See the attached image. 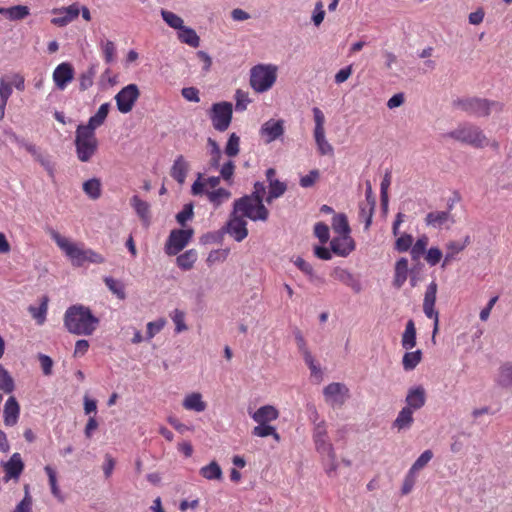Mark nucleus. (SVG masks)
Here are the masks:
<instances>
[{
	"mask_svg": "<svg viewBox=\"0 0 512 512\" xmlns=\"http://www.w3.org/2000/svg\"><path fill=\"white\" fill-rule=\"evenodd\" d=\"M212 206L217 209L231 198V192L225 188H217L204 193Z\"/></svg>",
	"mask_w": 512,
	"mask_h": 512,
	"instance_id": "nucleus-31",
	"label": "nucleus"
},
{
	"mask_svg": "<svg viewBox=\"0 0 512 512\" xmlns=\"http://www.w3.org/2000/svg\"><path fill=\"white\" fill-rule=\"evenodd\" d=\"M416 479H417V474L408 470V472L404 478L402 488H401V492L403 495H407L412 491V489L416 483Z\"/></svg>",
	"mask_w": 512,
	"mask_h": 512,
	"instance_id": "nucleus-62",
	"label": "nucleus"
},
{
	"mask_svg": "<svg viewBox=\"0 0 512 512\" xmlns=\"http://www.w3.org/2000/svg\"><path fill=\"white\" fill-rule=\"evenodd\" d=\"M496 381L501 387H512V361L505 362L500 366Z\"/></svg>",
	"mask_w": 512,
	"mask_h": 512,
	"instance_id": "nucleus-37",
	"label": "nucleus"
},
{
	"mask_svg": "<svg viewBox=\"0 0 512 512\" xmlns=\"http://www.w3.org/2000/svg\"><path fill=\"white\" fill-rule=\"evenodd\" d=\"M453 107L476 117H485L503 110L502 103L477 97L458 98L453 101Z\"/></svg>",
	"mask_w": 512,
	"mask_h": 512,
	"instance_id": "nucleus-3",
	"label": "nucleus"
},
{
	"mask_svg": "<svg viewBox=\"0 0 512 512\" xmlns=\"http://www.w3.org/2000/svg\"><path fill=\"white\" fill-rule=\"evenodd\" d=\"M315 450L321 458L323 468L328 476H333L338 470V461L334 445L330 439L314 443Z\"/></svg>",
	"mask_w": 512,
	"mask_h": 512,
	"instance_id": "nucleus-9",
	"label": "nucleus"
},
{
	"mask_svg": "<svg viewBox=\"0 0 512 512\" xmlns=\"http://www.w3.org/2000/svg\"><path fill=\"white\" fill-rule=\"evenodd\" d=\"M330 247L334 254L347 257L355 249V243L350 234H342L331 240Z\"/></svg>",
	"mask_w": 512,
	"mask_h": 512,
	"instance_id": "nucleus-17",
	"label": "nucleus"
},
{
	"mask_svg": "<svg viewBox=\"0 0 512 512\" xmlns=\"http://www.w3.org/2000/svg\"><path fill=\"white\" fill-rule=\"evenodd\" d=\"M312 439L313 443L329 440L326 421L317 422L313 425Z\"/></svg>",
	"mask_w": 512,
	"mask_h": 512,
	"instance_id": "nucleus-51",
	"label": "nucleus"
},
{
	"mask_svg": "<svg viewBox=\"0 0 512 512\" xmlns=\"http://www.w3.org/2000/svg\"><path fill=\"white\" fill-rule=\"evenodd\" d=\"M250 417L257 424L270 423L279 417V411L273 405H263L253 413H249Z\"/></svg>",
	"mask_w": 512,
	"mask_h": 512,
	"instance_id": "nucleus-22",
	"label": "nucleus"
},
{
	"mask_svg": "<svg viewBox=\"0 0 512 512\" xmlns=\"http://www.w3.org/2000/svg\"><path fill=\"white\" fill-rule=\"evenodd\" d=\"M193 236L192 229H174L170 232L165 244V252L167 255H177L183 250Z\"/></svg>",
	"mask_w": 512,
	"mask_h": 512,
	"instance_id": "nucleus-10",
	"label": "nucleus"
},
{
	"mask_svg": "<svg viewBox=\"0 0 512 512\" xmlns=\"http://www.w3.org/2000/svg\"><path fill=\"white\" fill-rule=\"evenodd\" d=\"M220 176H210L204 178L201 173L197 174V179L193 182L191 186V194L194 196H201L204 193L209 192L208 188L215 190L218 188L220 184Z\"/></svg>",
	"mask_w": 512,
	"mask_h": 512,
	"instance_id": "nucleus-18",
	"label": "nucleus"
},
{
	"mask_svg": "<svg viewBox=\"0 0 512 512\" xmlns=\"http://www.w3.org/2000/svg\"><path fill=\"white\" fill-rule=\"evenodd\" d=\"M284 132L285 126L282 119H269L261 125L259 130L261 138L267 144L281 138Z\"/></svg>",
	"mask_w": 512,
	"mask_h": 512,
	"instance_id": "nucleus-14",
	"label": "nucleus"
},
{
	"mask_svg": "<svg viewBox=\"0 0 512 512\" xmlns=\"http://www.w3.org/2000/svg\"><path fill=\"white\" fill-rule=\"evenodd\" d=\"M52 13L58 15L52 18L51 23L58 27H65L80 14V6L78 3H73L67 7L55 8Z\"/></svg>",
	"mask_w": 512,
	"mask_h": 512,
	"instance_id": "nucleus-15",
	"label": "nucleus"
},
{
	"mask_svg": "<svg viewBox=\"0 0 512 512\" xmlns=\"http://www.w3.org/2000/svg\"><path fill=\"white\" fill-rule=\"evenodd\" d=\"M75 148L77 158L81 162H89L98 149V140L94 131L78 125L75 132Z\"/></svg>",
	"mask_w": 512,
	"mask_h": 512,
	"instance_id": "nucleus-6",
	"label": "nucleus"
},
{
	"mask_svg": "<svg viewBox=\"0 0 512 512\" xmlns=\"http://www.w3.org/2000/svg\"><path fill=\"white\" fill-rule=\"evenodd\" d=\"M140 96L139 88L136 84H128L123 87L116 95L115 101L117 109L123 114L129 113Z\"/></svg>",
	"mask_w": 512,
	"mask_h": 512,
	"instance_id": "nucleus-11",
	"label": "nucleus"
},
{
	"mask_svg": "<svg viewBox=\"0 0 512 512\" xmlns=\"http://www.w3.org/2000/svg\"><path fill=\"white\" fill-rule=\"evenodd\" d=\"M182 406L188 411L197 413H201L207 408V404L203 400L202 394L199 392H192L187 394L183 399Z\"/></svg>",
	"mask_w": 512,
	"mask_h": 512,
	"instance_id": "nucleus-26",
	"label": "nucleus"
},
{
	"mask_svg": "<svg viewBox=\"0 0 512 512\" xmlns=\"http://www.w3.org/2000/svg\"><path fill=\"white\" fill-rule=\"evenodd\" d=\"M47 309V299L45 298L40 304V306H30L28 310L31 313L32 317L36 320L37 324L42 325L46 320Z\"/></svg>",
	"mask_w": 512,
	"mask_h": 512,
	"instance_id": "nucleus-50",
	"label": "nucleus"
},
{
	"mask_svg": "<svg viewBox=\"0 0 512 512\" xmlns=\"http://www.w3.org/2000/svg\"><path fill=\"white\" fill-rule=\"evenodd\" d=\"M331 277L334 280L351 288L355 293H359L362 291V284L360 279L346 268H333V270L331 271Z\"/></svg>",
	"mask_w": 512,
	"mask_h": 512,
	"instance_id": "nucleus-16",
	"label": "nucleus"
},
{
	"mask_svg": "<svg viewBox=\"0 0 512 512\" xmlns=\"http://www.w3.org/2000/svg\"><path fill=\"white\" fill-rule=\"evenodd\" d=\"M98 325L99 319L83 305H73L64 314V326L75 335H92Z\"/></svg>",
	"mask_w": 512,
	"mask_h": 512,
	"instance_id": "nucleus-2",
	"label": "nucleus"
},
{
	"mask_svg": "<svg viewBox=\"0 0 512 512\" xmlns=\"http://www.w3.org/2000/svg\"><path fill=\"white\" fill-rule=\"evenodd\" d=\"M313 134L319 153L321 155H332L334 150L332 145L327 141L325 132H316Z\"/></svg>",
	"mask_w": 512,
	"mask_h": 512,
	"instance_id": "nucleus-47",
	"label": "nucleus"
},
{
	"mask_svg": "<svg viewBox=\"0 0 512 512\" xmlns=\"http://www.w3.org/2000/svg\"><path fill=\"white\" fill-rule=\"evenodd\" d=\"M240 151V138L236 133L230 134L225 146V154L228 157H235Z\"/></svg>",
	"mask_w": 512,
	"mask_h": 512,
	"instance_id": "nucleus-52",
	"label": "nucleus"
},
{
	"mask_svg": "<svg viewBox=\"0 0 512 512\" xmlns=\"http://www.w3.org/2000/svg\"><path fill=\"white\" fill-rule=\"evenodd\" d=\"M425 223L427 226L440 229L449 227L454 223V219L450 211H433L426 215Z\"/></svg>",
	"mask_w": 512,
	"mask_h": 512,
	"instance_id": "nucleus-21",
	"label": "nucleus"
},
{
	"mask_svg": "<svg viewBox=\"0 0 512 512\" xmlns=\"http://www.w3.org/2000/svg\"><path fill=\"white\" fill-rule=\"evenodd\" d=\"M96 74H97V66L95 64H91L87 68V70L82 72L79 76V89L81 91H86L87 89L92 87Z\"/></svg>",
	"mask_w": 512,
	"mask_h": 512,
	"instance_id": "nucleus-38",
	"label": "nucleus"
},
{
	"mask_svg": "<svg viewBox=\"0 0 512 512\" xmlns=\"http://www.w3.org/2000/svg\"><path fill=\"white\" fill-rule=\"evenodd\" d=\"M166 325V320L164 318H159L155 321H151L147 323V335L146 339H152L156 334H158Z\"/></svg>",
	"mask_w": 512,
	"mask_h": 512,
	"instance_id": "nucleus-58",
	"label": "nucleus"
},
{
	"mask_svg": "<svg viewBox=\"0 0 512 512\" xmlns=\"http://www.w3.org/2000/svg\"><path fill=\"white\" fill-rule=\"evenodd\" d=\"M278 67L274 64H257L250 70V85L257 93L270 90L277 80Z\"/></svg>",
	"mask_w": 512,
	"mask_h": 512,
	"instance_id": "nucleus-4",
	"label": "nucleus"
},
{
	"mask_svg": "<svg viewBox=\"0 0 512 512\" xmlns=\"http://www.w3.org/2000/svg\"><path fill=\"white\" fill-rule=\"evenodd\" d=\"M414 412L409 410V408H402L396 419L392 423V428L396 429L398 432L408 431L413 423H414Z\"/></svg>",
	"mask_w": 512,
	"mask_h": 512,
	"instance_id": "nucleus-27",
	"label": "nucleus"
},
{
	"mask_svg": "<svg viewBox=\"0 0 512 512\" xmlns=\"http://www.w3.org/2000/svg\"><path fill=\"white\" fill-rule=\"evenodd\" d=\"M208 146L210 148V161H209V169L217 170L220 167V160L222 157V152L218 143L212 138L208 139Z\"/></svg>",
	"mask_w": 512,
	"mask_h": 512,
	"instance_id": "nucleus-41",
	"label": "nucleus"
},
{
	"mask_svg": "<svg viewBox=\"0 0 512 512\" xmlns=\"http://www.w3.org/2000/svg\"><path fill=\"white\" fill-rule=\"evenodd\" d=\"M130 205L138 217L142 220L145 225L150 223V204L147 201L140 199L138 195H134L130 199Z\"/></svg>",
	"mask_w": 512,
	"mask_h": 512,
	"instance_id": "nucleus-28",
	"label": "nucleus"
},
{
	"mask_svg": "<svg viewBox=\"0 0 512 512\" xmlns=\"http://www.w3.org/2000/svg\"><path fill=\"white\" fill-rule=\"evenodd\" d=\"M208 115L213 128L219 132H224L228 129L232 120V103L226 101L214 103L211 106Z\"/></svg>",
	"mask_w": 512,
	"mask_h": 512,
	"instance_id": "nucleus-8",
	"label": "nucleus"
},
{
	"mask_svg": "<svg viewBox=\"0 0 512 512\" xmlns=\"http://www.w3.org/2000/svg\"><path fill=\"white\" fill-rule=\"evenodd\" d=\"M189 169V162L184 158L183 155H178L173 162L170 175L177 183L182 185L186 180Z\"/></svg>",
	"mask_w": 512,
	"mask_h": 512,
	"instance_id": "nucleus-23",
	"label": "nucleus"
},
{
	"mask_svg": "<svg viewBox=\"0 0 512 512\" xmlns=\"http://www.w3.org/2000/svg\"><path fill=\"white\" fill-rule=\"evenodd\" d=\"M171 320L175 324V332L181 333L188 329V326L185 323V312L179 309H174L170 313Z\"/></svg>",
	"mask_w": 512,
	"mask_h": 512,
	"instance_id": "nucleus-53",
	"label": "nucleus"
},
{
	"mask_svg": "<svg viewBox=\"0 0 512 512\" xmlns=\"http://www.w3.org/2000/svg\"><path fill=\"white\" fill-rule=\"evenodd\" d=\"M433 458V452L431 450H425L410 467V471L418 475V472L423 469Z\"/></svg>",
	"mask_w": 512,
	"mask_h": 512,
	"instance_id": "nucleus-55",
	"label": "nucleus"
},
{
	"mask_svg": "<svg viewBox=\"0 0 512 512\" xmlns=\"http://www.w3.org/2000/svg\"><path fill=\"white\" fill-rule=\"evenodd\" d=\"M445 136L476 148H482L487 145V138L483 131L470 124L460 125Z\"/></svg>",
	"mask_w": 512,
	"mask_h": 512,
	"instance_id": "nucleus-7",
	"label": "nucleus"
},
{
	"mask_svg": "<svg viewBox=\"0 0 512 512\" xmlns=\"http://www.w3.org/2000/svg\"><path fill=\"white\" fill-rule=\"evenodd\" d=\"M197 257L198 255L196 250H187L177 257V266L184 271L190 270L193 267L194 263L196 262Z\"/></svg>",
	"mask_w": 512,
	"mask_h": 512,
	"instance_id": "nucleus-40",
	"label": "nucleus"
},
{
	"mask_svg": "<svg viewBox=\"0 0 512 512\" xmlns=\"http://www.w3.org/2000/svg\"><path fill=\"white\" fill-rule=\"evenodd\" d=\"M233 210L254 222H264L269 217V210L263 204L262 199L246 195L234 201Z\"/></svg>",
	"mask_w": 512,
	"mask_h": 512,
	"instance_id": "nucleus-5",
	"label": "nucleus"
},
{
	"mask_svg": "<svg viewBox=\"0 0 512 512\" xmlns=\"http://www.w3.org/2000/svg\"><path fill=\"white\" fill-rule=\"evenodd\" d=\"M426 402V392L425 389L418 385L413 386L408 389L406 398H405V406L404 408H409V410L415 412L421 409Z\"/></svg>",
	"mask_w": 512,
	"mask_h": 512,
	"instance_id": "nucleus-20",
	"label": "nucleus"
},
{
	"mask_svg": "<svg viewBox=\"0 0 512 512\" xmlns=\"http://www.w3.org/2000/svg\"><path fill=\"white\" fill-rule=\"evenodd\" d=\"M177 37L181 43L187 44L193 48H197L200 45V38L196 31L191 27L184 25L179 31H177Z\"/></svg>",
	"mask_w": 512,
	"mask_h": 512,
	"instance_id": "nucleus-32",
	"label": "nucleus"
},
{
	"mask_svg": "<svg viewBox=\"0 0 512 512\" xmlns=\"http://www.w3.org/2000/svg\"><path fill=\"white\" fill-rule=\"evenodd\" d=\"M219 170L221 179L231 185L233 183V176L235 171L234 162L232 160H228L221 167H219Z\"/></svg>",
	"mask_w": 512,
	"mask_h": 512,
	"instance_id": "nucleus-56",
	"label": "nucleus"
},
{
	"mask_svg": "<svg viewBox=\"0 0 512 512\" xmlns=\"http://www.w3.org/2000/svg\"><path fill=\"white\" fill-rule=\"evenodd\" d=\"M273 428L274 426L269 423L258 424L252 429L251 433L255 437L265 438L273 433Z\"/></svg>",
	"mask_w": 512,
	"mask_h": 512,
	"instance_id": "nucleus-63",
	"label": "nucleus"
},
{
	"mask_svg": "<svg viewBox=\"0 0 512 512\" xmlns=\"http://www.w3.org/2000/svg\"><path fill=\"white\" fill-rule=\"evenodd\" d=\"M325 401L331 406H341L349 396L346 385L338 382L330 383L323 390Z\"/></svg>",
	"mask_w": 512,
	"mask_h": 512,
	"instance_id": "nucleus-13",
	"label": "nucleus"
},
{
	"mask_svg": "<svg viewBox=\"0 0 512 512\" xmlns=\"http://www.w3.org/2000/svg\"><path fill=\"white\" fill-rule=\"evenodd\" d=\"M104 282H105L106 286L108 287V289L113 294H115L119 299H125L126 294H125V290H124V285L120 281H118L112 277H106L104 279Z\"/></svg>",
	"mask_w": 512,
	"mask_h": 512,
	"instance_id": "nucleus-54",
	"label": "nucleus"
},
{
	"mask_svg": "<svg viewBox=\"0 0 512 512\" xmlns=\"http://www.w3.org/2000/svg\"><path fill=\"white\" fill-rule=\"evenodd\" d=\"M103 57L106 63L110 64L114 62L116 56V47L114 42L106 40L102 43Z\"/></svg>",
	"mask_w": 512,
	"mask_h": 512,
	"instance_id": "nucleus-59",
	"label": "nucleus"
},
{
	"mask_svg": "<svg viewBox=\"0 0 512 512\" xmlns=\"http://www.w3.org/2000/svg\"><path fill=\"white\" fill-rule=\"evenodd\" d=\"M199 473L206 480L220 481L223 479L222 469L216 461H211L208 465L201 467Z\"/></svg>",
	"mask_w": 512,
	"mask_h": 512,
	"instance_id": "nucleus-34",
	"label": "nucleus"
},
{
	"mask_svg": "<svg viewBox=\"0 0 512 512\" xmlns=\"http://www.w3.org/2000/svg\"><path fill=\"white\" fill-rule=\"evenodd\" d=\"M24 469V463L19 453H14L10 459L4 463L6 479H18Z\"/></svg>",
	"mask_w": 512,
	"mask_h": 512,
	"instance_id": "nucleus-25",
	"label": "nucleus"
},
{
	"mask_svg": "<svg viewBox=\"0 0 512 512\" xmlns=\"http://www.w3.org/2000/svg\"><path fill=\"white\" fill-rule=\"evenodd\" d=\"M84 193L92 200H97L102 194V183L99 178H91L82 185Z\"/></svg>",
	"mask_w": 512,
	"mask_h": 512,
	"instance_id": "nucleus-35",
	"label": "nucleus"
},
{
	"mask_svg": "<svg viewBox=\"0 0 512 512\" xmlns=\"http://www.w3.org/2000/svg\"><path fill=\"white\" fill-rule=\"evenodd\" d=\"M287 190V186L284 182L279 181L278 179L269 183V191L266 197V202L268 204L272 203L274 199L281 197L285 191Z\"/></svg>",
	"mask_w": 512,
	"mask_h": 512,
	"instance_id": "nucleus-45",
	"label": "nucleus"
},
{
	"mask_svg": "<svg viewBox=\"0 0 512 512\" xmlns=\"http://www.w3.org/2000/svg\"><path fill=\"white\" fill-rule=\"evenodd\" d=\"M110 110V104L109 103H103L97 110V112L91 116L88 120V123L84 125V128L90 129L91 131H94L101 126L105 119L107 118V115Z\"/></svg>",
	"mask_w": 512,
	"mask_h": 512,
	"instance_id": "nucleus-29",
	"label": "nucleus"
},
{
	"mask_svg": "<svg viewBox=\"0 0 512 512\" xmlns=\"http://www.w3.org/2000/svg\"><path fill=\"white\" fill-rule=\"evenodd\" d=\"M442 256H443L442 251L439 248L431 247L426 252L425 260L427 261V263L430 266H435L440 262Z\"/></svg>",
	"mask_w": 512,
	"mask_h": 512,
	"instance_id": "nucleus-64",
	"label": "nucleus"
},
{
	"mask_svg": "<svg viewBox=\"0 0 512 512\" xmlns=\"http://www.w3.org/2000/svg\"><path fill=\"white\" fill-rule=\"evenodd\" d=\"M224 229L237 242L243 241L248 236L247 221L234 210Z\"/></svg>",
	"mask_w": 512,
	"mask_h": 512,
	"instance_id": "nucleus-12",
	"label": "nucleus"
},
{
	"mask_svg": "<svg viewBox=\"0 0 512 512\" xmlns=\"http://www.w3.org/2000/svg\"><path fill=\"white\" fill-rule=\"evenodd\" d=\"M408 270V260L406 258H400L395 265L394 287L399 289L403 286L408 277Z\"/></svg>",
	"mask_w": 512,
	"mask_h": 512,
	"instance_id": "nucleus-33",
	"label": "nucleus"
},
{
	"mask_svg": "<svg viewBox=\"0 0 512 512\" xmlns=\"http://www.w3.org/2000/svg\"><path fill=\"white\" fill-rule=\"evenodd\" d=\"M374 208L375 200H371V202H362L359 205V218L365 223V230H368L372 223Z\"/></svg>",
	"mask_w": 512,
	"mask_h": 512,
	"instance_id": "nucleus-39",
	"label": "nucleus"
},
{
	"mask_svg": "<svg viewBox=\"0 0 512 512\" xmlns=\"http://www.w3.org/2000/svg\"><path fill=\"white\" fill-rule=\"evenodd\" d=\"M74 78V69L68 62L59 64L53 72V81L59 90H64Z\"/></svg>",
	"mask_w": 512,
	"mask_h": 512,
	"instance_id": "nucleus-19",
	"label": "nucleus"
},
{
	"mask_svg": "<svg viewBox=\"0 0 512 512\" xmlns=\"http://www.w3.org/2000/svg\"><path fill=\"white\" fill-rule=\"evenodd\" d=\"M313 119L315 123L314 132H325V115L322 110L318 107L312 109Z\"/></svg>",
	"mask_w": 512,
	"mask_h": 512,
	"instance_id": "nucleus-60",
	"label": "nucleus"
},
{
	"mask_svg": "<svg viewBox=\"0 0 512 512\" xmlns=\"http://www.w3.org/2000/svg\"><path fill=\"white\" fill-rule=\"evenodd\" d=\"M469 238L467 237L464 242L451 241L446 244V254L442 263V267L445 268L456 256L465 249Z\"/></svg>",
	"mask_w": 512,
	"mask_h": 512,
	"instance_id": "nucleus-30",
	"label": "nucleus"
},
{
	"mask_svg": "<svg viewBox=\"0 0 512 512\" xmlns=\"http://www.w3.org/2000/svg\"><path fill=\"white\" fill-rule=\"evenodd\" d=\"M332 228L333 231L338 234H350L351 229L348 223V219L345 214L339 213L336 214L332 219Z\"/></svg>",
	"mask_w": 512,
	"mask_h": 512,
	"instance_id": "nucleus-42",
	"label": "nucleus"
},
{
	"mask_svg": "<svg viewBox=\"0 0 512 512\" xmlns=\"http://www.w3.org/2000/svg\"><path fill=\"white\" fill-rule=\"evenodd\" d=\"M20 415V406L14 396L9 397L4 405L3 418L6 426L17 424Z\"/></svg>",
	"mask_w": 512,
	"mask_h": 512,
	"instance_id": "nucleus-24",
	"label": "nucleus"
},
{
	"mask_svg": "<svg viewBox=\"0 0 512 512\" xmlns=\"http://www.w3.org/2000/svg\"><path fill=\"white\" fill-rule=\"evenodd\" d=\"M49 235L74 267H82L86 263L102 264L105 262L104 256L87 248L83 242L73 241L54 229L49 230Z\"/></svg>",
	"mask_w": 512,
	"mask_h": 512,
	"instance_id": "nucleus-1",
	"label": "nucleus"
},
{
	"mask_svg": "<svg viewBox=\"0 0 512 512\" xmlns=\"http://www.w3.org/2000/svg\"><path fill=\"white\" fill-rule=\"evenodd\" d=\"M314 234L322 244H325L330 236L329 227L323 222H318L314 226Z\"/></svg>",
	"mask_w": 512,
	"mask_h": 512,
	"instance_id": "nucleus-61",
	"label": "nucleus"
},
{
	"mask_svg": "<svg viewBox=\"0 0 512 512\" xmlns=\"http://www.w3.org/2000/svg\"><path fill=\"white\" fill-rule=\"evenodd\" d=\"M422 359V352L420 350L407 352L402 358V365L405 371H411L416 368Z\"/></svg>",
	"mask_w": 512,
	"mask_h": 512,
	"instance_id": "nucleus-43",
	"label": "nucleus"
},
{
	"mask_svg": "<svg viewBox=\"0 0 512 512\" xmlns=\"http://www.w3.org/2000/svg\"><path fill=\"white\" fill-rule=\"evenodd\" d=\"M4 15L10 20H22L29 15V8L24 5H16L9 8H4Z\"/></svg>",
	"mask_w": 512,
	"mask_h": 512,
	"instance_id": "nucleus-46",
	"label": "nucleus"
},
{
	"mask_svg": "<svg viewBox=\"0 0 512 512\" xmlns=\"http://www.w3.org/2000/svg\"><path fill=\"white\" fill-rule=\"evenodd\" d=\"M402 347L405 350H410L416 345V328L413 320H409L406 323L405 330L402 334L401 339Z\"/></svg>",
	"mask_w": 512,
	"mask_h": 512,
	"instance_id": "nucleus-36",
	"label": "nucleus"
},
{
	"mask_svg": "<svg viewBox=\"0 0 512 512\" xmlns=\"http://www.w3.org/2000/svg\"><path fill=\"white\" fill-rule=\"evenodd\" d=\"M12 512H33V500L29 493L28 487L25 488V496L16 505Z\"/></svg>",
	"mask_w": 512,
	"mask_h": 512,
	"instance_id": "nucleus-57",
	"label": "nucleus"
},
{
	"mask_svg": "<svg viewBox=\"0 0 512 512\" xmlns=\"http://www.w3.org/2000/svg\"><path fill=\"white\" fill-rule=\"evenodd\" d=\"M14 380L9 372L0 365V389L5 393H12L14 391Z\"/></svg>",
	"mask_w": 512,
	"mask_h": 512,
	"instance_id": "nucleus-49",
	"label": "nucleus"
},
{
	"mask_svg": "<svg viewBox=\"0 0 512 512\" xmlns=\"http://www.w3.org/2000/svg\"><path fill=\"white\" fill-rule=\"evenodd\" d=\"M163 21L172 29L179 31L184 26V20L174 12L162 9L160 11Z\"/></svg>",
	"mask_w": 512,
	"mask_h": 512,
	"instance_id": "nucleus-44",
	"label": "nucleus"
},
{
	"mask_svg": "<svg viewBox=\"0 0 512 512\" xmlns=\"http://www.w3.org/2000/svg\"><path fill=\"white\" fill-rule=\"evenodd\" d=\"M428 246V237L422 236L411 246V257L413 260L420 259L426 252Z\"/></svg>",
	"mask_w": 512,
	"mask_h": 512,
	"instance_id": "nucleus-48",
	"label": "nucleus"
}]
</instances>
